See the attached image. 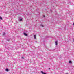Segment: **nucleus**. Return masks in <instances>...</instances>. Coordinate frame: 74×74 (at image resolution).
<instances>
[{"label":"nucleus","mask_w":74,"mask_h":74,"mask_svg":"<svg viewBox=\"0 0 74 74\" xmlns=\"http://www.w3.org/2000/svg\"><path fill=\"white\" fill-rule=\"evenodd\" d=\"M24 34L25 36H27V34H26L25 33H24Z\"/></svg>","instance_id":"obj_1"},{"label":"nucleus","mask_w":74,"mask_h":74,"mask_svg":"<svg viewBox=\"0 0 74 74\" xmlns=\"http://www.w3.org/2000/svg\"><path fill=\"white\" fill-rule=\"evenodd\" d=\"M56 45H58V41H56L55 42Z\"/></svg>","instance_id":"obj_2"},{"label":"nucleus","mask_w":74,"mask_h":74,"mask_svg":"<svg viewBox=\"0 0 74 74\" xmlns=\"http://www.w3.org/2000/svg\"><path fill=\"white\" fill-rule=\"evenodd\" d=\"M34 39H36V35H34Z\"/></svg>","instance_id":"obj_3"},{"label":"nucleus","mask_w":74,"mask_h":74,"mask_svg":"<svg viewBox=\"0 0 74 74\" xmlns=\"http://www.w3.org/2000/svg\"><path fill=\"white\" fill-rule=\"evenodd\" d=\"M5 32H3V35L5 36Z\"/></svg>","instance_id":"obj_4"},{"label":"nucleus","mask_w":74,"mask_h":74,"mask_svg":"<svg viewBox=\"0 0 74 74\" xmlns=\"http://www.w3.org/2000/svg\"><path fill=\"white\" fill-rule=\"evenodd\" d=\"M22 21V18L19 19V21Z\"/></svg>","instance_id":"obj_5"},{"label":"nucleus","mask_w":74,"mask_h":74,"mask_svg":"<svg viewBox=\"0 0 74 74\" xmlns=\"http://www.w3.org/2000/svg\"><path fill=\"white\" fill-rule=\"evenodd\" d=\"M6 71H8V69H6L5 70Z\"/></svg>","instance_id":"obj_6"},{"label":"nucleus","mask_w":74,"mask_h":74,"mask_svg":"<svg viewBox=\"0 0 74 74\" xmlns=\"http://www.w3.org/2000/svg\"><path fill=\"white\" fill-rule=\"evenodd\" d=\"M69 63L71 64V63H72V62H71V61H69Z\"/></svg>","instance_id":"obj_7"},{"label":"nucleus","mask_w":74,"mask_h":74,"mask_svg":"<svg viewBox=\"0 0 74 74\" xmlns=\"http://www.w3.org/2000/svg\"><path fill=\"white\" fill-rule=\"evenodd\" d=\"M40 26H42V27H44V26L43 25L41 24L40 25Z\"/></svg>","instance_id":"obj_8"},{"label":"nucleus","mask_w":74,"mask_h":74,"mask_svg":"<svg viewBox=\"0 0 74 74\" xmlns=\"http://www.w3.org/2000/svg\"><path fill=\"white\" fill-rule=\"evenodd\" d=\"M41 73H42V74H44V72H43L42 71H41Z\"/></svg>","instance_id":"obj_9"},{"label":"nucleus","mask_w":74,"mask_h":74,"mask_svg":"<svg viewBox=\"0 0 74 74\" xmlns=\"http://www.w3.org/2000/svg\"><path fill=\"white\" fill-rule=\"evenodd\" d=\"M10 40V39H7V41H9Z\"/></svg>","instance_id":"obj_10"},{"label":"nucleus","mask_w":74,"mask_h":74,"mask_svg":"<svg viewBox=\"0 0 74 74\" xmlns=\"http://www.w3.org/2000/svg\"><path fill=\"white\" fill-rule=\"evenodd\" d=\"M0 19H1V20H2V17H0Z\"/></svg>","instance_id":"obj_11"},{"label":"nucleus","mask_w":74,"mask_h":74,"mask_svg":"<svg viewBox=\"0 0 74 74\" xmlns=\"http://www.w3.org/2000/svg\"><path fill=\"white\" fill-rule=\"evenodd\" d=\"M43 74H47V73H43Z\"/></svg>","instance_id":"obj_12"},{"label":"nucleus","mask_w":74,"mask_h":74,"mask_svg":"<svg viewBox=\"0 0 74 74\" xmlns=\"http://www.w3.org/2000/svg\"><path fill=\"white\" fill-rule=\"evenodd\" d=\"M21 58H22V59H23V57H22Z\"/></svg>","instance_id":"obj_13"},{"label":"nucleus","mask_w":74,"mask_h":74,"mask_svg":"<svg viewBox=\"0 0 74 74\" xmlns=\"http://www.w3.org/2000/svg\"><path fill=\"white\" fill-rule=\"evenodd\" d=\"M43 16V17H45V16Z\"/></svg>","instance_id":"obj_14"},{"label":"nucleus","mask_w":74,"mask_h":74,"mask_svg":"<svg viewBox=\"0 0 74 74\" xmlns=\"http://www.w3.org/2000/svg\"><path fill=\"white\" fill-rule=\"evenodd\" d=\"M50 11H51L52 10H50Z\"/></svg>","instance_id":"obj_15"},{"label":"nucleus","mask_w":74,"mask_h":74,"mask_svg":"<svg viewBox=\"0 0 74 74\" xmlns=\"http://www.w3.org/2000/svg\"><path fill=\"white\" fill-rule=\"evenodd\" d=\"M49 69H50V68H49Z\"/></svg>","instance_id":"obj_16"}]
</instances>
